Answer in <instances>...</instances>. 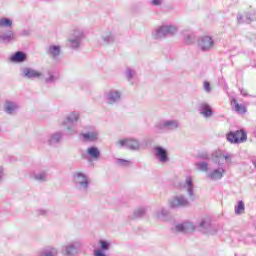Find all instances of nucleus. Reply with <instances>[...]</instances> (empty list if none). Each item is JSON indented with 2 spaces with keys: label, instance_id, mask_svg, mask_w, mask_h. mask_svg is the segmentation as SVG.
Masks as SVG:
<instances>
[{
  "label": "nucleus",
  "instance_id": "2f4dec72",
  "mask_svg": "<svg viewBox=\"0 0 256 256\" xmlns=\"http://www.w3.org/2000/svg\"><path fill=\"white\" fill-rule=\"evenodd\" d=\"M156 217L159 221H165L169 217V210L167 208H161L156 212Z\"/></svg>",
  "mask_w": 256,
  "mask_h": 256
},
{
  "label": "nucleus",
  "instance_id": "5701e85b",
  "mask_svg": "<svg viewBox=\"0 0 256 256\" xmlns=\"http://www.w3.org/2000/svg\"><path fill=\"white\" fill-rule=\"evenodd\" d=\"M61 139H63V132H56L48 136L47 143L48 145H57V143H61Z\"/></svg>",
  "mask_w": 256,
  "mask_h": 256
},
{
  "label": "nucleus",
  "instance_id": "a878e982",
  "mask_svg": "<svg viewBox=\"0 0 256 256\" xmlns=\"http://www.w3.org/2000/svg\"><path fill=\"white\" fill-rule=\"evenodd\" d=\"M77 121H79V112H71L66 117L64 125H77Z\"/></svg>",
  "mask_w": 256,
  "mask_h": 256
},
{
  "label": "nucleus",
  "instance_id": "20e7f679",
  "mask_svg": "<svg viewBox=\"0 0 256 256\" xmlns=\"http://www.w3.org/2000/svg\"><path fill=\"white\" fill-rule=\"evenodd\" d=\"M115 145L119 149H129V151H141V149H143L141 140L135 137H126L120 139L115 143Z\"/></svg>",
  "mask_w": 256,
  "mask_h": 256
},
{
  "label": "nucleus",
  "instance_id": "4c0bfd02",
  "mask_svg": "<svg viewBox=\"0 0 256 256\" xmlns=\"http://www.w3.org/2000/svg\"><path fill=\"white\" fill-rule=\"evenodd\" d=\"M99 245H100L101 251H109V249L111 247V242H109L107 240H100Z\"/></svg>",
  "mask_w": 256,
  "mask_h": 256
},
{
  "label": "nucleus",
  "instance_id": "de8ad7c7",
  "mask_svg": "<svg viewBox=\"0 0 256 256\" xmlns=\"http://www.w3.org/2000/svg\"><path fill=\"white\" fill-rule=\"evenodd\" d=\"M225 161H226V164L231 163V160L229 159V156H226V157H225Z\"/></svg>",
  "mask_w": 256,
  "mask_h": 256
},
{
  "label": "nucleus",
  "instance_id": "2eb2a0df",
  "mask_svg": "<svg viewBox=\"0 0 256 256\" xmlns=\"http://www.w3.org/2000/svg\"><path fill=\"white\" fill-rule=\"evenodd\" d=\"M43 74L33 68L25 67L21 69V76L24 79H37L41 77Z\"/></svg>",
  "mask_w": 256,
  "mask_h": 256
},
{
  "label": "nucleus",
  "instance_id": "9d476101",
  "mask_svg": "<svg viewBox=\"0 0 256 256\" xmlns=\"http://www.w3.org/2000/svg\"><path fill=\"white\" fill-rule=\"evenodd\" d=\"M214 45L215 42L213 41V38H211L210 36H201L198 39V49H200V51H211Z\"/></svg>",
  "mask_w": 256,
  "mask_h": 256
},
{
  "label": "nucleus",
  "instance_id": "c85d7f7f",
  "mask_svg": "<svg viewBox=\"0 0 256 256\" xmlns=\"http://www.w3.org/2000/svg\"><path fill=\"white\" fill-rule=\"evenodd\" d=\"M182 34L187 45H192V43H195V33L191 32L190 30H184Z\"/></svg>",
  "mask_w": 256,
  "mask_h": 256
},
{
  "label": "nucleus",
  "instance_id": "4be33fe9",
  "mask_svg": "<svg viewBox=\"0 0 256 256\" xmlns=\"http://www.w3.org/2000/svg\"><path fill=\"white\" fill-rule=\"evenodd\" d=\"M59 81V72L55 69H50L47 71V76L45 77V83L51 84Z\"/></svg>",
  "mask_w": 256,
  "mask_h": 256
},
{
  "label": "nucleus",
  "instance_id": "49530a36",
  "mask_svg": "<svg viewBox=\"0 0 256 256\" xmlns=\"http://www.w3.org/2000/svg\"><path fill=\"white\" fill-rule=\"evenodd\" d=\"M241 95H243V97H247V91L241 90Z\"/></svg>",
  "mask_w": 256,
  "mask_h": 256
},
{
  "label": "nucleus",
  "instance_id": "9b49d317",
  "mask_svg": "<svg viewBox=\"0 0 256 256\" xmlns=\"http://www.w3.org/2000/svg\"><path fill=\"white\" fill-rule=\"evenodd\" d=\"M227 140L230 143H245V141H247V133H245L243 130L230 132L227 136Z\"/></svg>",
  "mask_w": 256,
  "mask_h": 256
},
{
  "label": "nucleus",
  "instance_id": "58836bf2",
  "mask_svg": "<svg viewBox=\"0 0 256 256\" xmlns=\"http://www.w3.org/2000/svg\"><path fill=\"white\" fill-rule=\"evenodd\" d=\"M116 165H118L119 167H129V165H131V161L122 158H117Z\"/></svg>",
  "mask_w": 256,
  "mask_h": 256
},
{
  "label": "nucleus",
  "instance_id": "dca6fc26",
  "mask_svg": "<svg viewBox=\"0 0 256 256\" xmlns=\"http://www.w3.org/2000/svg\"><path fill=\"white\" fill-rule=\"evenodd\" d=\"M195 229V224H193L192 222H183L175 226V230L178 233H192V231H195Z\"/></svg>",
  "mask_w": 256,
  "mask_h": 256
},
{
  "label": "nucleus",
  "instance_id": "79ce46f5",
  "mask_svg": "<svg viewBox=\"0 0 256 256\" xmlns=\"http://www.w3.org/2000/svg\"><path fill=\"white\" fill-rule=\"evenodd\" d=\"M13 22L8 18L0 19V27H11Z\"/></svg>",
  "mask_w": 256,
  "mask_h": 256
},
{
  "label": "nucleus",
  "instance_id": "b1692460",
  "mask_svg": "<svg viewBox=\"0 0 256 256\" xmlns=\"http://www.w3.org/2000/svg\"><path fill=\"white\" fill-rule=\"evenodd\" d=\"M26 60H27V54H25L24 52H21V51L14 53L10 57V61L12 63H24V61H26Z\"/></svg>",
  "mask_w": 256,
  "mask_h": 256
},
{
  "label": "nucleus",
  "instance_id": "6e6552de",
  "mask_svg": "<svg viewBox=\"0 0 256 256\" xmlns=\"http://www.w3.org/2000/svg\"><path fill=\"white\" fill-rule=\"evenodd\" d=\"M121 91L117 89H111L104 94V99L107 105H117V103H121L122 97Z\"/></svg>",
  "mask_w": 256,
  "mask_h": 256
},
{
  "label": "nucleus",
  "instance_id": "423d86ee",
  "mask_svg": "<svg viewBox=\"0 0 256 256\" xmlns=\"http://www.w3.org/2000/svg\"><path fill=\"white\" fill-rule=\"evenodd\" d=\"M180 124L177 119H165L155 124V129L158 133H165L167 131H177Z\"/></svg>",
  "mask_w": 256,
  "mask_h": 256
},
{
  "label": "nucleus",
  "instance_id": "39448f33",
  "mask_svg": "<svg viewBox=\"0 0 256 256\" xmlns=\"http://www.w3.org/2000/svg\"><path fill=\"white\" fill-rule=\"evenodd\" d=\"M178 28L175 25H162L152 32L153 39H165V37L173 36L177 33Z\"/></svg>",
  "mask_w": 256,
  "mask_h": 256
},
{
  "label": "nucleus",
  "instance_id": "72a5a7b5",
  "mask_svg": "<svg viewBox=\"0 0 256 256\" xmlns=\"http://www.w3.org/2000/svg\"><path fill=\"white\" fill-rule=\"evenodd\" d=\"M196 168L198 169V171H202V173H209V163L205 161L197 162Z\"/></svg>",
  "mask_w": 256,
  "mask_h": 256
},
{
  "label": "nucleus",
  "instance_id": "4468645a",
  "mask_svg": "<svg viewBox=\"0 0 256 256\" xmlns=\"http://www.w3.org/2000/svg\"><path fill=\"white\" fill-rule=\"evenodd\" d=\"M198 113L203 119H211L213 117V108L207 102H201L198 104Z\"/></svg>",
  "mask_w": 256,
  "mask_h": 256
},
{
  "label": "nucleus",
  "instance_id": "cd10ccee",
  "mask_svg": "<svg viewBox=\"0 0 256 256\" xmlns=\"http://www.w3.org/2000/svg\"><path fill=\"white\" fill-rule=\"evenodd\" d=\"M59 251L55 247L48 246L40 251V256H57Z\"/></svg>",
  "mask_w": 256,
  "mask_h": 256
},
{
  "label": "nucleus",
  "instance_id": "aec40b11",
  "mask_svg": "<svg viewBox=\"0 0 256 256\" xmlns=\"http://www.w3.org/2000/svg\"><path fill=\"white\" fill-rule=\"evenodd\" d=\"M231 107H232L233 111L238 113V115H245V113H247V106H245L243 104H239L237 102V99H235V98H233L231 100Z\"/></svg>",
  "mask_w": 256,
  "mask_h": 256
},
{
  "label": "nucleus",
  "instance_id": "412c9836",
  "mask_svg": "<svg viewBox=\"0 0 256 256\" xmlns=\"http://www.w3.org/2000/svg\"><path fill=\"white\" fill-rule=\"evenodd\" d=\"M86 153L90 159H93V161H99V158L101 157V150H99L97 146L88 147Z\"/></svg>",
  "mask_w": 256,
  "mask_h": 256
},
{
  "label": "nucleus",
  "instance_id": "e433bc0d",
  "mask_svg": "<svg viewBox=\"0 0 256 256\" xmlns=\"http://www.w3.org/2000/svg\"><path fill=\"white\" fill-rule=\"evenodd\" d=\"M243 213H245V203H243V201H239L237 206H235V214L243 215Z\"/></svg>",
  "mask_w": 256,
  "mask_h": 256
},
{
  "label": "nucleus",
  "instance_id": "c9c22d12",
  "mask_svg": "<svg viewBox=\"0 0 256 256\" xmlns=\"http://www.w3.org/2000/svg\"><path fill=\"white\" fill-rule=\"evenodd\" d=\"M14 38L15 35L11 31L6 34L0 35V41H3L4 43H9V41H12V39Z\"/></svg>",
  "mask_w": 256,
  "mask_h": 256
},
{
  "label": "nucleus",
  "instance_id": "a19ab883",
  "mask_svg": "<svg viewBox=\"0 0 256 256\" xmlns=\"http://www.w3.org/2000/svg\"><path fill=\"white\" fill-rule=\"evenodd\" d=\"M203 91L205 93H212L213 91V87L211 86V82L210 81H204L203 82Z\"/></svg>",
  "mask_w": 256,
  "mask_h": 256
},
{
  "label": "nucleus",
  "instance_id": "0eeeda50",
  "mask_svg": "<svg viewBox=\"0 0 256 256\" xmlns=\"http://www.w3.org/2000/svg\"><path fill=\"white\" fill-rule=\"evenodd\" d=\"M81 247H83V244L81 241H71L67 243L66 245L62 246L61 253L63 256H75L79 255V251H81Z\"/></svg>",
  "mask_w": 256,
  "mask_h": 256
},
{
  "label": "nucleus",
  "instance_id": "1a4fd4ad",
  "mask_svg": "<svg viewBox=\"0 0 256 256\" xmlns=\"http://www.w3.org/2000/svg\"><path fill=\"white\" fill-rule=\"evenodd\" d=\"M81 41H83V31L75 30L68 38L67 45L71 49H79Z\"/></svg>",
  "mask_w": 256,
  "mask_h": 256
},
{
  "label": "nucleus",
  "instance_id": "473e14b6",
  "mask_svg": "<svg viewBox=\"0 0 256 256\" xmlns=\"http://www.w3.org/2000/svg\"><path fill=\"white\" fill-rule=\"evenodd\" d=\"M147 213V210L145 208H137L131 218L132 219H141V217H145V214Z\"/></svg>",
  "mask_w": 256,
  "mask_h": 256
},
{
  "label": "nucleus",
  "instance_id": "f704fd0d",
  "mask_svg": "<svg viewBox=\"0 0 256 256\" xmlns=\"http://www.w3.org/2000/svg\"><path fill=\"white\" fill-rule=\"evenodd\" d=\"M66 127V135H77V128L75 124H64Z\"/></svg>",
  "mask_w": 256,
  "mask_h": 256
},
{
  "label": "nucleus",
  "instance_id": "6ab92c4d",
  "mask_svg": "<svg viewBox=\"0 0 256 256\" xmlns=\"http://www.w3.org/2000/svg\"><path fill=\"white\" fill-rule=\"evenodd\" d=\"M199 229L202 233H213V225L209 217L203 218L199 223Z\"/></svg>",
  "mask_w": 256,
  "mask_h": 256
},
{
  "label": "nucleus",
  "instance_id": "ddd939ff",
  "mask_svg": "<svg viewBox=\"0 0 256 256\" xmlns=\"http://www.w3.org/2000/svg\"><path fill=\"white\" fill-rule=\"evenodd\" d=\"M80 137L84 143H96L99 141V130L90 128L87 132L80 134Z\"/></svg>",
  "mask_w": 256,
  "mask_h": 256
},
{
  "label": "nucleus",
  "instance_id": "f03ea898",
  "mask_svg": "<svg viewBox=\"0 0 256 256\" xmlns=\"http://www.w3.org/2000/svg\"><path fill=\"white\" fill-rule=\"evenodd\" d=\"M211 160L218 166V168L209 171L206 174V177L210 181H219L220 179H223V173H225V152L223 150L214 151L211 155Z\"/></svg>",
  "mask_w": 256,
  "mask_h": 256
},
{
  "label": "nucleus",
  "instance_id": "f8f14e48",
  "mask_svg": "<svg viewBox=\"0 0 256 256\" xmlns=\"http://www.w3.org/2000/svg\"><path fill=\"white\" fill-rule=\"evenodd\" d=\"M154 156L159 163H169V152L163 146L154 147Z\"/></svg>",
  "mask_w": 256,
  "mask_h": 256
},
{
  "label": "nucleus",
  "instance_id": "c756f323",
  "mask_svg": "<svg viewBox=\"0 0 256 256\" xmlns=\"http://www.w3.org/2000/svg\"><path fill=\"white\" fill-rule=\"evenodd\" d=\"M253 15H255V12H253V14H247L246 15V19L244 18L243 14H238L237 16V22L238 23H251V21H255V17H253Z\"/></svg>",
  "mask_w": 256,
  "mask_h": 256
},
{
  "label": "nucleus",
  "instance_id": "7c9ffc66",
  "mask_svg": "<svg viewBox=\"0 0 256 256\" xmlns=\"http://www.w3.org/2000/svg\"><path fill=\"white\" fill-rule=\"evenodd\" d=\"M125 77L127 81H129L130 83H133V81L137 79V72L133 70V68H127L125 71Z\"/></svg>",
  "mask_w": 256,
  "mask_h": 256
},
{
  "label": "nucleus",
  "instance_id": "f3484780",
  "mask_svg": "<svg viewBox=\"0 0 256 256\" xmlns=\"http://www.w3.org/2000/svg\"><path fill=\"white\" fill-rule=\"evenodd\" d=\"M47 55L57 61L61 57V46L60 45H50L46 50Z\"/></svg>",
  "mask_w": 256,
  "mask_h": 256
},
{
  "label": "nucleus",
  "instance_id": "f257e3e1",
  "mask_svg": "<svg viewBox=\"0 0 256 256\" xmlns=\"http://www.w3.org/2000/svg\"><path fill=\"white\" fill-rule=\"evenodd\" d=\"M176 188L180 190L185 189L188 198L183 194L173 196L168 200V207H170V209H187V207H191V202L194 203V201L199 199V196L195 194V184L191 176H187L184 183L178 182Z\"/></svg>",
  "mask_w": 256,
  "mask_h": 256
},
{
  "label": "nucleus",
  "instance_id": "a18cd8bd",
  "mask_svg": "<svg viewBox=\"0 0 256 256\" xmlns=\"http://www.w3.org/2000/svg\"><path fill=\"white\" fill-rule=\"evenodd\" d=\"M3 177H5V170L3 167H0V183L3 181Z\"/></svg>",
  "mask_w": 256,
  "mask_h": 256
},
{
  "label": "nucleus",
  "instance_id": "bb28decb",
  "mask_svg": "<svg viewBox=\"0 0 256 256\" xmlns=\"http://www.w3.org/2000/svg\"><path fill=\"white\" fill-rule=\"evenodd\" d=\"M47 177H48V174H47V171H45V170L40 171V172H34L32 174V178L35 181H39V183H45V181H47Z\"/></svg>",
  "mask_w": 256,
  "mask_h": 256
},
{
  "label": "nucleus",
  "instance_id": "c03bdc74",
  "mask_svg": "<svg viewBox=\"0 0 256 256\" xmlns=\"http://www.w3.org/2000/svg\"><path fill=\"white\" fill-rule=\"evenodd\" d=\"M94 256H107V255L103 253V250L98 249L94 251Z\"/></svg>",
  "mask_w": 256,
  "mask_h": 256
},
{
  "label": "nucleus",
  "instance_id": "ea45409f",
  "mask_svg": "<svg viewBox=\"0 0 256 256\" xmlns=\"http://www.w3.org/2000/svg\"><path fill=\"white\" fill-rule=\"evenodd\" d=\"M50 211L45 208H39L36 210L37 217H47L49 215Z\"/></svg>",
  "mask_w": 256,
  "mask_h": 256
},
{
  "label": "nucleus",
  "instance_id": "a211bd4d",
  "mask_svg": "<svg viewBox=\"0 0 256 256\" xmlns=\"http://www.w3.org/2000/svg\"><path fill=\"white\" fill-rule=\"evenodd\" d=\"M4 111L7 113V115H15V112L19 111V103L6 100L4 103Z\"/></svg>",
  "mask_w": 256,
  "mask_h": 256
},
{
  "label": "nucleus",
  "instance_id": "09e8293b",
  "mask_svg": "<svg viewBox=\"0 0 256 256\" xmlns=\"http://www.w3.org/2000/svg\"><path fill=\"white\" fill-rule=\"evenodd\" d=\"M201 158H202V159H209V155L203 154V155L201 156Z\"/></svg>",
  "mask_w": 256,
  "mask_h": 256
},
{
  "label": "nucleus",
  "instance_id": "37998d69",
  "mask_svg": "<svg viewBox=\"0 0 256 256\" xmlns=\"http://www.w3.org/2000/svg\"><path fill=\"white\" fill-rule=\"evenodd\" d=\"M151 3L155 7H159V5H161L163 3V0H152Z\"/></svg>",
  "mask_w": 256,
  "mask_h": 256
},
{
  "label": "nucleus",
  "instance_id": "7ed1b4c3",
  "mask_svg": "<svg viewBox=\"0 0 256 256\" xmlns=\"http://www.w3.org/2000/svg\"><path fill=\"white\" fill-rule=\"evenodd\" d=\"M73 181L75 188L81 195H87L89 193V190L91 189V179L87 174L83 172H75L73 174Z\"/></svg>",
  "mask_w": 256,
  "mask_h": 256
},
{
  "label": "nucleus",
  "instance_id": "393cba45",
  "mask_svg": "<svg viewBox=\"0 0 256 256\" xmlns=\"http://www.w3.org/2000/svg\"><path fill=\"white\" fill-rule=\"evenodd\" d=\"M114 41H115V35L112 34L111 31H108L102 34L100 43L101 45H109V43H113Z\"/></svg>",
  "mask_w": 256,
  "mask_h": 256
}]
</instances>
